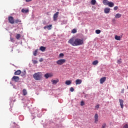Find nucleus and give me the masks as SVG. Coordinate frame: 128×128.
Segmentation results:
<instances>
[{
	"instance_id": "26",
	"label": "nucleus",
	"mask_w": 128,
	"mask_h": 128,
	"mask_svg": "<svg viewBox=\"0 0 128 128\" xmlns=\"http://www.w3.org/2000/svg\"><path fill=\"white\" fill-rule=\"evenodd\" d=\"M23 95L24 96H26L28 92H26V89H24L22 90Z\"/></svg>"
},
{
	"instance_id": "28",
	"label": "nucleus",
	"mask_w": 128,
	"mask_h": 128,
	"mask_svg": "<svg viewBox=\"0 0 128 128\" xmlns=\"http://www.w3.org/2000/svg\"><path fill=\"white\" fill-rule=\"evenodd\" d=\"M96 0H92V1H91V4L93 6H94V4H96Z\"/></svg>"
},
{
	"instance_id": "43",
	"label": "nucleus",
	"mask_w": 128,
	"mask_h": 128,
	"mask_svg": "<svg viewBox=\"0 0 128 128\" xmlns=\"http://www.w3.org/2000/svg\"><path fill=\"white\" fill-rule=\"evenodd\" d=\"M33 62H34V64H37L38 63V61L34 60L33 61Z\"/></svg>"
},
{
	"instance_id": "8",
	"label": "nucleus",
	"mask_w": 128,
	"mask_h": 128,
	"mask_svg": "<svg viewBox=\"0 0 128 128\" xmlns=\"http://www.w3.org/2000/svg\"><path fill=\"white\" fill-rule=\"evenodd\" d=\"M106 77H103L102 78L100 79V84H104V82H106Z\"/></svg>"
},
{
	"instance_id": "24",
	"label": "nucleus",
	"mask_w": 128,
	"mask_h": 128,
	"mask_svg": "<svg viewBox=\"0 0 128 128\" xmlns=\"http://www.w3.org/2000/svg\"><path fill=\"white\" fill-rule=\"evenodd\" d=\"M98 64V60H96L92 62V64H93V66H96Z\"/></svg>"
},
{
	"instance_id": "39",
	"label": "nucleus",
	"mask_w": 128,
	"mask_h": 128,
	"mask_svg": "<svg viewBox=\"0 0 128 128\" xmlns=\"http://www.w3.org/2000/svg\"><path fill=\"white\" fill-rule=\"evenodd\" d=\"M74 88L71 87L70 88V91H71L72 92H74Z\"/></svg>"
},
{
	"instance_id": "16",
	"label": "nucleus",
	"mask_w": 128,
	"mask_h": 128,
	"mask_svg": "<svg viewBox=\"0 0 128 128\" xmlns=\"http://www.w3.org/2000/svg\"><path fill=\"white\" fill-rule=\"evenodd\" d=\"M102 2L104 6H108L110 2L108 0H103Z\"/></svg>"
},
{
	"instance_id": "17",
	"label": "nucleus",
	"mask_w": 128,
	"mask_h": 128,
	"mask_svg": "<svg viewBox=\"0 0 128 128\" xmlns=\"http://www.w3.org/2000/svg\"><path fill=\"white\" fill-rule=\"evenodd\" d=\"M108 6H110V8H113V6H114V4L112 2H109Z\"/></svg>"
},
{
	"instance_id": "35",
	"label": "nucleus",
	"mask_w": 128,
	"mask_h": 128,
	"mask_svg": "<svg viewBox=\"0 0 128 128\" xmlns=\"http://www.w3.org/2000/svg\"><path fill=\"white\" fill-rule=\"evenodd\" d=\"M122 128H128V124H125L123 126Z\"/></svg>"
},
{
	"instance_id": "33",
	"label": "nucleus",
	"mask_w": 128,
	"mask_h": 128,
	"mask_svg": "<svg viewBox=\"0 0 128 128\" xmlns=\"http://www.w3.org/2000/svg\"><path fill=\"white\" fill-rule=\"evenodd\" d=\"M118 6H116L114 8V10H118Z\"/></svg>"
},
{
	"instance_id": "27",
	"label": "nucleus",
	"mask_w": 128,
	"mask_h": 128,
	"mask_svg": "<svg viewBox=\"0 0 128 128\" xmlns=\"http://www.w3.org/2000/svg\"><path fill=\"white\" fill-rule=\"evenodd\" d=\"M38 50H35V51L34 52H33V54H34V56H36V54H38Z\"/></svg>"
},
{
	"instance_id": "7",
	"label": "nucleus",
	"mask_w": 128,
	"mask_h": 128,
	"mask_svg": "<svg viewBox=\"0 0 128 128\" xmlns=\"http://www.w3.org/2000/svg\"><path fill=\"white\" fill-rule=\"evenodd\" d=\"M58 12H57L55 14H54L53 16L54 20H56L58 17Z\"/></svg>"
},
{
	"instance_id": "31",
	"label": "nucleus",
	"mask_w": 128,
	"mask_h": 128,
	"mask_svg": "<svg viewBox=\"0 0 128 128\" xmlns=\"http://www.w3.org/2000/svg\"><path fill=\"white\" fill-rule=\"evenodd\" d=\"M106 128V124L104 123L102 125V128Z\"/></svg>"
},
{
	"instance_id": "45",
	"label": "nucleus",
	"mask_w": 128,
	"mask_h": 128,
	"mask_svg": "<svg viewBox=\"0 0 128 128\" xmlns=\"http://www.w3.org/2000/svg\"><path fill=\"white\" fill-rule=\"evenodd\" d=\"M40 62H42V60L41 58V59L40 60Z\"/></svg>"
},
{
	"instance_id": "22",
	"label": "nucleus",
	"mask_w": 128,
	"mask_h": 128,
	"mask_svg": "<svg viewBox=\"0 0 128 128\" xmlns=\"http://www.w3.org/2000/svg\"><path fill=\"white\" fill-rule=\"evenodd\" d=\"M26 70H24V71L21 72L20 74L21 75V76H26Z\"/></svg>"
},
{
	"instance_id": "32",
	"label": "nucleus",
	"mask_w": 128,
	"mask_h": 128,
	"mask_svg": "<svg viewBox=\"0 0 128 128\" xmlns=\"http://www.w3.org/2000/svg\"><path fill=\"white\" fill-rule=\"evenodd\" d=\"M72 34H76V29L72 30Z\"/></svg>"
},
{
	"instance_id": "5",
	"label": "nucleus",
	"mask_w": 128,
	"mask_h": 128,
	"mask_svg": "<svg viewBox=\"0 0 128 128\" xmlns=\"http://www.w3.org/2000/svg\"><path fill=\"white\" fill-rule=\"evenodd\" d=\"M12 82H18V80H20V77L18 76H14L12 78Z\"/></svg>"
},
{
	"instance_id": "13",
	"label": "nucleus",
	"mask_w": 128,
	"mask_h": 128,
	"mask_svg": "<svg viewBox=\"0 0 128 128\" xmlns=\"http://www.w3.org/2000/svg\"><path fill=\"white\" fill-rule=\"evenodd\" d=\"M82 80H80V79H77L76 80V85L80 84H82Z\"/></svg>"
},
{
	"instance_id": "12",
	"label": "nucleus",
	"mask_w": 128,
	"mask_h": 128,
	"mask_svg": "<svg viewBox=\"0 0 128 128\" xmlns=\"http://www.w3.org/2000/svg\"><path fill=\"white\" fill-rule=\"evenodd\" d=\"M110 12V8H105L104 9V12L105 14H109Z\"/></svg>"
},
{
	"instance_id": "38",
	"label": "nucleus",
	"mask_w": 128,
	"mask_h": 128,
	"mask_svg": "<svg viewBox=\"0 0 128 128\" xmlns=\"http://www.w3.org/2000/svg\"><path fill=\"white\" fill-rule=\"evenodd\" d=\"M64 56V54L61 53L60 54L59 56H60V58H62V57Z\"/></svg>"
},
{
	"instance_id": "25",
	"label": "nucleus",
	"mask_w": 128,
	"mask_h": 128,
	"mask_svg": "<svg viewBox=\"0 0 128 128\" xmlns=\"http://www.w3.org/2000/svg\"><path fill=\"white\" fill-rule=\"evenodd\" d=\"M115 40H120V36H115Z\"/></svg>"
},
{
	"instance_id": "40",
	"label": "nucleus",
	"mask_w": 128,
	"mask_h": 128,
	"mask_svg": "<svg viewBox=\"0 0 128 128\" xmlns=\"http://www.w3.org/2000/svg\"><path fill=\"white\" fill-rule=\"evenodd\" d=\"M10 40L12 42H14V40L13 38H10Z\"/></svg>"
},
{
	"instance_id": "6",
	"label": "nucleus",
	"mask_w": 128,
	"mask_h": 128,
	"mask_svg": "<svg viewBox=\"0 0 128 128\" xmlns=\"http://www.w3.org/2000/svg\"><path fill=\"white\" fill-rule=\"evenodd\" d=\"M44 76L46 78H48L54 76V74L52 73H47L44 74Z\"/></svg>"
},
{
	"instance_id": "29",
	"label": "nucleus",
	"mask_w": 128,
	"mask_h": 128,
	"mask_svg": "<svg viewBox=\"0 0 128 128\" xmlns=\"http://www.w3.org/2000/svg\"><path fill=\"white\" fill-rule=\"evenodd\" d=\"M20 34H17L16 36V40H20Z\"/></svg>"
},
{
	"instance_id": "23",
	"label": "nucleus",
	"mask_w": 128,
	"mask_h": 128,
	"mask_svg": "<svg viewBox=\"0 0 128 128\" xmlns=\"http://www.w3.org/2000/svg\"><path fill=\"white\" fill-rule=\"evenodd\" d=\"M22 12H23L24 14H26V13L28 12V10L22 9Z\"/></svg>"
},
{
	"instance_id": "11",
	"label": "nucleus",
	"mask_w": 128,
	"mask_h": 128,
	"mask_svg": "<svg viewBox=\"0 0 128 128\" xmlns=\"http://www.w3.org/2000/svg\"><path fill=\"white\" fill-rule=\"evenodd\" d=\"M119 102H120L121 108H124V100H122V99H120Z\"/></svg>"
},
{
	"instance_id": "20",
	"label": "nucleus",
	"mask_w": 128,
	"mask_h": 128,
	"mask_svg": "<svg viewBox=\"0 0 128 128\" xmlns=\"http://www.w3.org/2000/svg\"><path fill=\"white\" fill-rule=\"evenodd\" d=\"M46 47L44 46H42L40 47V50H41V52H45L46 51Z\"/></svg>"
},
{
	"instance_id": "44",
	"label": "nucleus",
	"mask_w": 128,
	"mask_h": 128,
	"mask_svg": "<svg viewBox=\"0 0 128 128\" xmlns=\"http://www.w3.org/2000/svg\"><path fill=\"white\" fill-rule=\"evenodd\" d=\"M112 22H116V19L114 18L112 19Z\"/></svg>"
},
{
	"instance_id": "15",
	"label": "nucleus",
	"mask_w": 128,
	"mask_h": 128,
	"mask_svg": "<svg viewBox=\"0 0 128 128\" xmlns=\"http://www.w3.org/2000/svg\"><path fill=\"white\" fill-rule=\"evenodd\" d=\"M21 72L22 71H20V70H18L14 72V74L15 76H19V74H20Z\"/></svg>"
},
{
	"instance_id": "30",
	"label": "nucleus",
	"mask_w": 128,
	"mask_h": 128,
	"mask_svg": "<svg viewBox=\"0 0 128 128\" xmlns=\"http://www.w3.org/2000/svg\"><path fill=\"white\" fill-rule=\"evenodd\" d=\"M100 30H96V33L97 34H100Z\"/></svg>"
},
{
	"instance_id": "36",
	"label": "nucleus",
	"mask_w": 128,
	"mask_h": 128,
	"mask_svg": "<svg viewBox=\"0 0 128 128\" xmlns=\"http://www.w3.org/2000/svg\"><path fill=\"white\" fill-rule=\"evenodd\" d=\"M117 63L118 64H120L122 63V59H120V60H118Z\"/></svg>"
},
{
	"instance_id": "3",
	"label": "nucleus",
	"mask_w": 128,
	"mask_h": 128,
	"mask_svg": "<svg viewBox=\"0 0 128 128\" xmlns=\"http://www.w3.org/2000/svg\"><path fill=\"white\" fill-rule=\"evenodd\" d=\"M66 62V60L65 59H60L56 61L57 64H58L59 66H62V64H64Z\"/></svg>"
},
{
	"instance_id": "18",
	"label": "nucleus",
	"mask_w": 128,
	"mask_h": 128,
	"mask_svg": "<svg viewBox=\"0 0 128 128\" xmlns=\"http://www.w3.org/2000/svg\"><path fill=\"white\" fill-rule=\"evenodd\" d=\"M22 22V20H20V19H16L14 20V24H20Z\"/></svg>"
},
{
	"instance_id": "19",
	"label": "nucleus",
	"mask_w": 128,
	"mask_h": 128,
	"mask_svg": "<svg viewBox=\"0 0 128 128\" xmlns=\"http://www.w3.org/2000/svg\"><path fill=\"white\" fill-rule=\"evenodd\" d=\"M67 86H70V84H72V81L70 80H66L65 82Z\"/></svg>"
},
{
	"instance_id": "2",
	"label": "nucleus",
	"mask_w": 128,
	"mask_h": 128,
	"mask_svg": "<svg viewBox=\"0 0 128 128\" xmlns=\"http://www.w3.org/2000/svg\"><path fill=\"white\" fill-rule=\"evenodd\" d=\"M33 78L35 80H40L42 78V74L40 72H38L33 74Z\"/></svg>"
},
{
	"instance_id": "4",
	"label": "nucleus",
	"mask_w": 128,
	"mask_h": 128,
	"mask_svg": "<svg viewBox=\"0 0 128 128\" xmlns=\"http://www.w3.org/2000/svg\"><path fill=\"white\" fill-rule=\"evenodd\" d=\"M8 20L9 24H14V18L12 16H9L8 17Z\"/></svg>"
},
{
	"instance_id": "34",
	"label": "nucleus",
	"mask_w": 128,
	"mask_h": 128,
	"mask_svg": "<svg viewBox=\"0 0 128 128\" xmlns=\"http://www.w3.org/2000/svg\"><path fill=\"white\" fill-rule=\"evenodd\" d=\"M80 106H84V101H81Z\"/></svg>"
},
{
	"instance_id": "37",
	"label": "nucleus",
	"mask_w": 128,
	"mask_h": 128,
	"mask_svg": "<svg viewBox=\"0 0 128 128\" xmlns=\"http://www.w3.org/2000/svg\"><path fill=\"white\" fill-rule=\"evenodd\" d=\"M95 108H96V110H98V108H100V105L99 104H97Z\"/></svg>"
},
{
	"instance_id": "41",
	"label": "nucleus",
	"mask_w": 128,
	"mask_h": 128,
	"mask_svg": "<svg viewBox=\"0 0 128 128\" xmlns=\"http://www.w3.org/2000/svg\"><path fill=\"white\" fill-rule=\"evenodd\" d=\"M32 0H26V2H32Z\"/></svg>"
},
{
	"instance_id": "1",
	"label": "nucleus",
	"mask_w": 128,
	"mask_h": 128,
	"mask_svg": "<svg viewBox=\"0 0 128 128\" xmlns=\"http://www.w3.org/2000/svg\"><path fill=\"white\" fill-rule=\"evenodd\" d=\"M68 44H71V46H82L84 44V39H80L78 38L74 39V38H72L68 40Z\"/></svg>"
},
{
	"instance_id": "10",
	"label": "nucleus",
	"mask_w": 128,
	"mask_h": 128,
	"mask_svg": "<svg viewBox=\"0 0 128 128\" xmlns=\"http://www.w3.org/2000/svg\"><path fill=\"white\" fill-rule=\"evenodd\" d=\"M52 24H50V25L46 26H44V30H46V28H48V30H52Z\"/></svg>"
},
{
	"instance_id": "9",
	"label": "nucleus",
	"mask_w": 128,
	"mask_h": 128,
	"mask_svg": "<svg viewBox=\"0 0 128 128\" xmlns=\"http://www.w3.org/2000/svg\"><path fill=\"white\" fill-rule=\"evenodd\" d=\"M98 122V114H96L94 116V122L96 124Z\"/></svg>"
},
{
	"instance_id": "14",
	"label": "nucleus",
	"mask_w": 128,
	"mask_h": 128,
	"mask_svg": "<svg viewBox=\"0 0 128 128\" xmlns=\"http://www.w3.org/2000/svg\"><path fill=\"white\" fill-rule=\"evenodd\" d=\"M51 82L52 84H56L57 82H60V80H58V79H56V80H52Z\"/></svg>"
},
{
	"instance_id": "21",
	"label": "nucleus",
	"mask_w": 128,
	"mask_h": 128,
	"mask_svg": "<svg viewBox=\"0 0 128 128\" xmlns=\"http://www.w3.org/2000/svg\"><path fill=\"white\" fill-rule=\"evenodd\" d=\"M122 17V14H117L115 16V18H120Z\"/></svg>"
},
{
	"instance_id": "42",
	"label": "nucleus",
	"mask_w": 128,
	"mask_h": 128,
	"mask_svg": "<svg viewBox=\"0 0 128 128\" xmlns=\"http://www.w3.org/2000/svg\"><path fill=\"white\" fill-rule=\"evenodd\" d=\"M121 92H122V94H124V89H122V91H121Z\"/></svg>"
}]
</instances>
